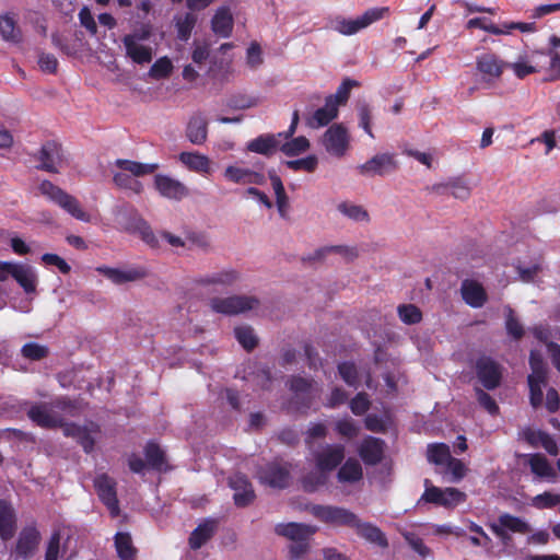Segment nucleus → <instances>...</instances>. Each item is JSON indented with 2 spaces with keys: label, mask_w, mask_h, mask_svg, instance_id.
I'll list each match as a JSON object with an SVG mask.
<instances>
[{
  "label": "nucleus",
  "mask_w": 560,
  "mask_h": 560,
  "mask_svg": "<svg viewBox=\"0 0 560 560\" xmlns=\"http://www.w3.org/2000/svg\"><path fill=\"white\" fill-rule=\"evenodd\" d=\"M312 386L313 381L302 376H292L290 380V390L295 394L298 399H301V406L305 409H308L312 405Z\"/></svg>",
  "instance_id": "72a5a7b5"
},
{
  "label": "nucleus",
  "mask_w": 560,
  "mask_h": 560,
  "mask_svg": "<svg viewBox=\"0 0 560 560\" xmlns=\"http://www.w3.org/2000/svg\"><path fill=\"white\" fill-rule=\"evenodd\" d=\"M317 165L318 159L314 154L298 160L285 161V166L294 172L304 171L307 173H313L317 168Z\"/></svg>",
  "instance_id": "864d4df0"
},
{
  "label": "nucleus",
  "mask_w": 560,
  "mask_h": 560,
  "mask_svg": "<svg viewBox=\"0 0 560 560\" xmlns=\"http://www.w3.org/2000/svg\"><path fill=\"white\" fill-rule=\"evenodd\" d=\"M186 137L192 144H203L208 137V121L201 114H196L190 117L187 128Z\"/></svg>",
  "instance_id": "7c9ffc66"
},
{
  "label": "nucleus",
  "mask_w": 560,
  "mask_h": 560,
  "mask_svg": "<svg viewBox=\"0 0 560 560\" xmlns=\"http://www.w3.org/2000/svg\"><path fill=\"white\" fill-rule=\"evenodd\" d=\"M338 210L346 217L354 221H365L370 220L368 211L358 205H353L350 202H341L338 205Z\"/></svg>",
  "instance_id": "5fc2aeb1"
},
{
  "label": "nucleus",
  "mask_w": 560,
  "mask_h": 560,
  "mask_svg": "<svg viewBox=\"0 0 560 560\" xmlns=\"http://www.w3.org/2000/svg\"><path fill=\"white\" fill-rule=\"evenodd\" d=\"M21 354L31 361H39L48 357L49 349L36 342H27L22 347Z\"/></svg>",
  "instance_id": "6e6d98bb"
},
{
  "label": "nucleus",
  "mask_w": 560,
  "mask_h": 560,
  "mask_svg": "<svg viewBox=\"0 0 560 560\" xmlns=\"http://www.w3.org/2000/svg\"><path fill=\"white\" fill-rule=\"evenodd\" d=\"M400 320L406 325H415L421 322L422 313L415 304H401L397 307Z\"/></svg>",
  "instance_id": "603ef678"
},
{
  "label": "nucleus",
  "mask_w": 560,
  "mask_h": 560,
  "mask_svg": "<svg viewBox=\"0 0 560 560\" xmlns=\"http://www.w3.org/2000/svg\"><path fill=\"white\" fill-rule=\"evenodd\" d=\"M310 512L318 521L334 527L352 528L358 517L350 510L336 505L314 504L311 506Z\"/></svg>",
  "instance_id": "7ed1b4c3"
},
{
  "label": "nucleus",
  "mask_w": 560,
  "mask_h": 560,
  "mask_svg": "<svg viewBox=\"0 0 560 560\" xmlns=\"http://www.w3.org/2000/svg\"><path fill=\"white\" fill-rule=\"evenodd\" d=\"M352 529L355 530L359 537L373 545L381 548L388 547V540L383 530L372 523L361 521L359 516L357 517V522H354Z\"/></svg>",
  "instance_id": "b1692460"
},
{
  "label": "nucleus",
  "mask_w": 560,
  "mask_h": 560,
  "mask_svg": "<svg viewBox=\"0 0 560 560\" xmlns=\"http://www.w3.org/2000/svg\"><path fill=\"white\" fill-rule=\"evenodd\" d=\"M476 375L482 386L493 390L500 386L502 380L501 366L489 357H480L475 364Z\"/></svg>",
  "instance_id": "9b49d317"
},
{
  "label": "nucleus",
  "mask_w": 560,
  "mask_h": 560,
  "mask_svg": "<svg viewBox=\"0 0 560 560\" xmlns=\"http://www.w3.org/2000/svg\"><path fill=\"white\" fill-rule=\"evenodd\" d=\"M259 100L257 97L238 93L230 96L226 105L232 109H248L257 106Z\"/></svg>",
  "instance_id": "4d7b16f0"
},
{
  "label": "nucleus",
  "mask_w": 560,
  "mask_h": 560,
  "mask_svg": "<svg viewBox=\"0 0 560 560\" xmlns=\"http://www.w3.org/2000/svg\"><path fill=\"white\" fill-rule=\"evenodd\" d=\"M260 479L271 488L284 489L290 483V471L284 465L271 463L261 471Z\"/></svg>",
  "instance_id": "412c9836"
},
{
  "label": "nucleus",
  "mask_w": 560,
  "mask_h": 560,
  "mask_svg": "<svg viewBox=\"0 0 560 560\" xmlns=\"http://www.w3.org/2000/svg\"><path fill=\"white\" fill-rule=\"evenodd\" d=\"M360 174L364 176H384L398 168L394 154H376L364 164L358 166Z\"/></svg>",
  "instance_id": "ddd939ff"
},
{
  "label": "nucleus",
  "mask_w": 560,
  "mask_h": 560,
  "mask_svg": "<svg viewBox=\"0 0 560 560\" xmlns=\"http://www.w3.org/2000/svg\"><path fill=\"white\" fill-rule=\"evenodd\" d=\"M338 116V102L332 97H326L325 105L317 108L312 115L305 117L306 125L312 129L327 126Z\"/></svg>",
  "instance_id": "a211bd4d"
},
{
  "label": "nucleus",
  "mask_w": 560,
  "mask_h": 560,
  "mask_svg": "<svg viewBox=\"0 0 560 560\" xmlns=\"http://www.w3.org/2000/svg\"><path fill=\"white\" fill-rule=\"evenodd\" d=\"M42 195H44L47 199L58 205L61 209H63L67 213H69L74 219L82 222H90L91 215L84 211L79 202V200L68 194L66 190L61 189L54 183L48 179L43 180L38 187Z\"/></svg>",
  "instance_id": "f03ea898"
},
{
  "label": "nucleus",
  "mask_w": 560,
  "mask_h": 560,
  "mask_svg": "<svg viewBox=\"0 0 560 560\" xmlns=\"http://www.w3.org/2000/svg\"><path fill=\"white\" fill-rule=\"evenodd\" d=\"M528 465L534 475L539 478H555L556 471L548 459L539 453L528 455Z\"/></svg>",
  "instance_id": "4c0bfd02"
},
{
  "label": "nucleus",
  "mask_w": 560,
  "mask_h": 560,
  "mask_svg": "<svg viewBox=\"0 0 560 560\" xmlns=\"http://www.w3.org/2000/svg\"><path fill=\"white\" fill-rule=\"evenodd\" d=\"M345 459V446L328 444L322 451L314 453L315 467L330 474Z\"/></svg>",
  "instance_id": "4468645a"
},
{
  "label": "nucleus",
  "mask_w": 560,
  "mask_h": 560,
  "mask_svg": "<svg viewBox=\"0 0 560 560\" xmlns=\"http://www.w3.org/2000/svg\"><path fill=\"white\" fill-rule=\"evenodd\" d=\"M233 16L228 7H221L214 13L211 20L212 32L223 38L231 36L233 31Z\"/></svg>",
  "instance_id": "2f4dec72"
},
{
  "label": "nucleus",
  "mask_w": 560,
  "mask_h": 560,
  "mask_svg": "<svg viewBox=\"0 0 560 560\" xmlns=\"http://www.w3.org/2000/svg\"><path fill=\"white\" fill-rule=\"evenodd\" d=\"M338 372L340 377L345 381V383L353 388H358L360 386V377L359 372L353 362H341L338 364Z\"/></svg>",
  "instance_id": "3c124183"
},
{
  "label": "nucleus",
  "mask_w": 560,
  "mask_h": 560,
  "mask_svg": "<svg viewBox=\"0 0 560 560\" xmlns=\"http://www.w3.org/2000/svg\"><path fill=\"white\" fill-rule=\"evenodd\" d=\"M466 499V493L456 488L441 489L435 486L427 487L421 495L422 501L444 506L446 509L455 508L458 504L464 503Z\"/></svg>",
  "instance_id": "9d476101"
},
{
  "label": "nucleus",
  "mask_w": 560,
  "mask_h": 560,
  "mask_svg": "<svg viewBox=\"0 0 560 560\" xmlns=\"http://www.w3.org/2000/svg\"><path fill=\"white\" fill-rule=\"evenodd\" d=\"M300 113L295 109L288 130L278 133H261L246 143V150L253 153L270 158L280 151V143L291 138L298 128Z\"/></svg>",
  "instance_id": "f257e3e1"
},
{
  "label": "nucleus",
  "mask_w": 560,
  "mask_h": 560,
  "mask_svg": "<svg viewBox=\"0 0 560 560\" xmlns=\"http://www.w3.org/2000/svg\"><path fill=\"white\" fill-rule=\"evenodd\" d=\"M11 277L19 283L25 293L31 294L36 291L37 276L31 266L14 262Z\"/></svg>",
  "instance_id": "c85d7f7f"
},
{
  "label": "nucleus",
  "mask_w": 560,
  "mask_h": 560,
  "mask_svg": "<svg viewBox=\"0 0 560 560\" xmlns=\"http://www.w3.org/2000/svg\"><path fill=\"white\" fill-rule=\"evenodd\" d=\"M323 143L327 152L336 156H342L349 144L347 129L342 125H332L324 133Z\"/></svg>",
  "instance_id": "2eb2a0df"
},
{
  "label": "nucleus",
  "mask_w": 560,
  "mask_h": 560,
  "mask_svg": "<svg viewBox=\"0 0 560 560\" xmlns=\"http://www.w3.org/2000/svg\"><path fill=\"white\" fill-rule=\"evenodd\" d=\"M384 452L385 442L374 436H366L359 447V455L365 465H377L381 463Z\"/></svg>",
  "instance_id": "aec40b11"
},
{
  "label": "nucleus",
  "mask_w": 560,
  "mask_h": 560,
  "mask_svg": "<svg viewBox=\"0 0 560 560\" xmlns=\"http://www.w3.org/2000/svg\"><path fill=\"white\" fill-rule=\"evenodd\" d=\"M114 183L125 189H130L137 194L141 192L142 185L139 180L132 178L130 175L125 172L116 173L113 177Z\"/></svg>",
  "instance_id": "e2e57ef3"
},
{
  "label": "nucleus",
  "mask_w": 560,
  "mask_h": 560,
  "mask_svg": "<svg viewBox=\"0 0 560 560\" xmlns=\"http://www.w3.org/2000/svg\"><path fill=\"white\" fill-rule=\"evenodd\" d=\"M370 406L371 401L364 392L358 393L349 402V407L355 416L364 415L370 409Z\"/></svg>",
  "instance_id": "0e129e2a"
},
{
  "label": "nucleus",
  "mask_w": 560,
  "mask_h": 560,
  "mask_svg": "<svg viewBox=\"0 0 560 560\" xmlns=\"http://www.w3.org/2000/svg\"><path fill=\"white\" fill-rule=\"evenodd\" d=\"M94 488L101 502L107 508L112 517H117L120 513L119 501L117 498V482L107 474H100L94 478Z\"/></svg>",
  "instance_id": "0eeeda50"
},
{
  "label": "nucleus",
  "mask_w": 560,
  "mask_h": 560,
  "mask_svg": "<svg viewBox=\"0 0 560 560\" xmlns=\"http://www.w3.org/2000/svg\"><path fill=\"white\" fill-rule=\"evenodd\" d=\"M241 278L235 269H224L211 275L201 276L196 279V283L202 287H220L222 289L233 287Z\"/></svg>",
  "instance_id": "4be33fe9"
},
{
  "label": "nucleus",
  "mask_w": 560,
  "mask_h": 560,
  "mask_svg": "<svg viewBox=\"0 0 560 560\" xmlns=\"http://www.w3.org/2000/svg\"><path fill=\"white\" fill-rule=\"evenodd\" d=\"M329 479V474L325 470L316 468L301 478V485L305 492L313 493L320 487H324Z\"/></svg>",
  "instance_id": "e433bc0d"
},
{
  "label": "nucleus",
  "mask_w": 560,
  "mask_h": 560,
  "mask_svg": "<svg viewBox=\"0 0 560 560\" xmlns=\"http://www.w3.org/2000/svg\"><path fill=\"white\" fill-rule=\"evenodd\" d=\"M196 23L197 16L192 12H187L183 16L176 18L175 26L177 31V38L182 42H187L190 38Z\"/></svg>",
  "instance_id": "a18cd8bd"
},
{
  "label": "nucleus",
  "mask_w": 560,
  "mask_h": 560,
  "mask_svg": "<svg viewBox=\"0 0 560 560\" xmlns=\"http://www.w3.org/2000/svg\"><path fill=\"white\" fill-rule=\"evenodd\" d=\"M505 329L508 335L514 340L518 341L523 338L525 330L522 323L515 316V312L512 307H505Z\"/></svg>",
  "instance_id": "8fccbe9b"
},
{
  "label": "nucleus",
  "mask_w": 560,
  "mask_h": 560,
  "mask_svg": "<svg viewBox=\"0 0 560 560\" xmlns=\"http://www.w3.org/2000/svg\"><path fill=\"white\" fill-rule=\"evenodd\" d=\"M460 294L464 302L472 308H480L488 301L483 285L472 279H465L462 282Z\"/></svg>",
  "instance_id": "6ab92c4d"
},
{
  "label": "nucleus",
  "mask_w": 560,
  "mask_h": 560,
  "mask_svg": "<svg viewBox=\"0 0 560 560\" xmlns=\"http://www.w3.org/2000/svg\"><path fill=\"white\" fill-rule=\"evenodd\" d=\"M27 417L38 427L45 429H55L63 425V419L42 404L32 406L27 411Z\"/></svg>",
  "instance_id": "5701e85b"
},
{
  "label": "nucleus",
  "mask_w": 560,
  "mask_h": 560,
  "mask_svg": "<svg viewBox=\"0 0 560 560\" xmlns=\"http://www.w3.org/2000/svg\"><path fill=\"white\" fill-rule=\"evenodd\" d=\"M33 158L39 162L37 170L57 174L63 162L62 147L56 141H46Z\"/></svg>",
  "instance_id": "6e6552de"
},
{
  "label": "nucleus",
  "mask_w": 560,
  "mask_h": 560,
  "mask_svg": "<svg viewBox=\"0 0 560 560\" xmlns=\"http://www.w3.org/2000/svg\"><path fill=\"white\" fill-rule=\"evenodd\" d=\"M95 271L104 276L116 285L128 282H136L148 277V269L143 266H126L125 268H113L108 266H98Z\"/></svg>",
  "instance_id": "1a4fd4ad"
},
{
  "label": "nucleus",
  "mask_w": 560,
  "mask_h": 560,
  "mask_svg": "<svg viewBox=\"0 0 560 560\" xmlns=\"http://www.w3.org/2000/svg\"><path fill=\"white\" fill-rule=\"evenodd\" d=\"M388 11V8H372L354 20L337 18L335 20V30L342 35H353L383 19Z\"/></svg>",
  "instance_id": "423d86ee"
},
{
  "label": "nucleus",
  "mask_w": 560,
  "mask_h": 560,
  "mask_svg": "<svg viewBox=\"0 0 560 560\" xmlns=\"http://www.w3.org/2000/svg\"><path fill=\"white\" fill-rule=\"evenodd\" d=\"M467 30L480 28L493 35L506 34V31L489 22L486 18H474L466 23Z\"/></svg>",
  "instance_id": "bf43d9fd"
},
{
  "label": "nucleus",
  "mask_w": 560,
  "mask_h": 560,
  "mask_svg": "<svg viewBox=\"0 0 560 560\" xmlns=\"http://www.w3.org/2000/svg\"><path fill=\"white\" fill-rule=\"evenodd\" d=\"M363 471L360 463L354 458H348L339 468L337 477L340 482H357L362 479Z\"/></svg>",
  "instance_id": "58836bf2"
},
{
  "label": "nucleus",
  "mask_w": 560,
  "mask_h": 560,
  "mask_svg": "<svg viewBox=\"0 0 560 560\" xmlns=\"http://www.w3.org/2000/svg\"><path fill=\"white\" fill-rule=\"evenodd\" d=\"M121 40L125 46L126 56L135 63L144 65L151 62L153 54L150 46L135 42L130 36H124Z\"/></svg>",
  "instance_id": "c756f323"
},
{
  "label": "nucleus",
  "mask_w": 560,
  "mask_h": 560,
  "mask_svg": "<svg viewBox=\"0 0 560 560\" xmlns=\"http://www.w3.org/2000/svg\"><path fill=\"white\" fill-rule=\"evenodd\" d=\"M16 532V515L11 503L0 499V538L10 540Z\"/></svg>",
  "instance_id": "a878e982"
},
{
  "label": "nucleus",
  "mask_w": 560,
  "mask_h": 560,
  "mask_svg": "<svg viewBox=\"0 0 560 560\" xmlns=\"http://www.w3.org/2000/svg\"><path fill=\"white\" fill-rule=\"evenodd\" d=\"M335 430L338 434L348 439H352L359 433V428L355 425L352 419H341L337 421Z\"/></svg>",
  "instance_id": "774afa93"
},
{
  "label": "nucleus",
  "mask_w": 560,
  "mask_h": 560,
  "mask_svg": "<svg viewBox=\"0 0 560 560\" xmlns=\"http://www.w3.org/2000/svg\"><path fill=\"white\" fill-rule=\"evenodd\" d=\"M448 186L451 188V195L460 200H466L470 197V187L463 177H455L448 179Z\"/></svg>",
  "instance_id": "680f3d73"
},
{
  "label": "nucleus",
  "mask_w": 560,
  "mask_h": 560,
  "mask_svg": "<svg viewBox=\"0 0 560 560\" xmlns=\"http://www.w3.org/2000/svg\"><path fill=\"white\" fill-rule=\"evenodd\" d=\"M310 147L311 144L306 137L300 136L293 138L292 136L288 140H284V142L281 141L280 151L287 156H298L306 152Z\"/></svg>",
  "instance_id": "79ce46f5"
},
{
  "label": "nucleus",
  "mask_w": 560,
  "mask_h": 560,
  "mask_svg": "<svg viewBox=\"0 0 560 560\" xmlns=\"http://www.w3.org/2000/svg\"><path fill=\"white\" fill-rule=\"evenodd\" d=\"M359 82L352 79H345L342 83L337 89L336 94L329 95L328 97H332L335 102H338V106L345 104L350 95L351 89L358 86Z\"/></svg>",
  "instance_id": "338daca9"
},
{
  "label": "nucleus",
  "mask_w": 560,
  "mask_h": 560,
  "mask_svg": "<svg viewBox=\"0 0 560 560\" xmlns=\"http://www.w3.org/2000/svg\"><path fill=\"white\" fill-rule=\"evenodd\" d=\"M0 35L4 40L13 43H19L22 37L15 21L9 15L0 16Z\"/></svg>",
  "instance_id": "09e8293b"
},
{
  "label": "nucleus",
  "mask_w": 560,
  "mask_h": 560,
  "mask_svg": "<svg viewBox=\"0 0 560 560\" xmlns=\"http://www.w3.org/2000/svg\"><path fill=\"white\" fill-rule=\"evenodd\" d=\"M117 556L120 560H136L137 548L132 544L129 533H117L114 537Z\"/></svg>",
  "instance_id": "f704fd0d"
},
{
  "label": "nucleus",
  "mask_w": 560,
  "mask_h": 560,
  "mask_svg": "<svg viewBox=\"0 0 560 560\" xmlns=\"http://www.w3.org/2000/svg\"><path fill=\"white\" fill-rule=\"evenodd\" d=\"M100 432L101 427L98 423L90 421L88 424H84V428L78 436L77 442L81 445L86 454H90L94 451L95 439L93 438V434H97Z\"/></svg>",
  "instance_id": "c03bdc74"
},
{
  "label": "nucleus",
  "mask_w": 560,
  "mask_h": 560,
  "mask_svg": "<svg viewBox=\"0 0 560 560\" xmlns=\"http://www.w3.org/2000/svg\"><path fill=\"white\" fill-rule=\"evenodd\" d=\"M115 165L124 172L131 173V175H133L136 177L152 174L159 167L158 164L140 163L137 161H131V160H126V159L116 160Z\"/></svg>",
  "instance_id": "c9c22d12"
},
{
  "label": "nucleus",
  "mask_w": 560,
  "mask_h": 560,
  "mask_svg": "<svg viewBox=\"0 0 560 560\" xmlns=\"http://www.w3.org/2000/svg\"><path fill=\"white\" fill-rule=\"evenodd\" d=\"M40 541V533L36 526L24 527L19 535L14 553L18 558L30 559L33 557Z\"/></svg>",
  "instance_id": "f3484780"
},
{
  "label": "nucleus",
  "mask_w": 560,
  "mask_h": 560,
  "mask_svg": "<svg viewBox=\"0 0 560 560\" xmlns=\"http://www.w3.org/2000/svg\"><path fill=\"white\" fill-rule=\"evenodd\" d=\"M229 487L234 491L233 501L237 508H246L256 499L255 490L246 475L236 472L229 477Z\"/></svg>",
  "instance_id": "f8f14e48"
},
{
  "label": "nucleus",
  "mask_w": 560,
  "mask_h": 560,
  "mask_svg": "<svg viewBox=\"0 0 560 560\" xmlns=\"http://www.w3.org/2000/svg\"><path fill=\"white\" fill-rule=\"evenodd\" d=\"M173 71L172 61L167 57L159 58L150 68L151 78L160 80L167 78Z\"/></svg>",
  "instance_id": "13d9d810"
},
{
  "label": "nucleus",
  "mask_w": 560,
  "mask_h": 560,
  "mask_svg": "<svg viewBox=\"0 0 560 560\" xmlns=\"http://www.w3.org/2000/svg\"><path fill=\"white\" fill-rule=\"evenodd\" d=\"M178 159L189 171L201 174H209L211 171L209 158L198 152H182Z\"/></svg>",
  "instance_id": "473e14b6"
},
{
  "label": "nucleus",
  "mask_w": 560,
  "mask_h": 560,
  "mask_svg": "<svg viewBox=\"0 0 560 560\" xmlns=\"http://www.w3.org/2000/svg\"><path fill=\"white\" fill-rule=\"evenodd\" d=\"M234 336L246 351L254 350L258 345V338L256 337L254 329L248 325L235 327Z\"/></svg>",
  "instance_id": "49530a36"
},
{
  "label": "nucleus",
  "mask_w": 560,
  "mask_h": 560,
  "mask_svg": "<svg viewBox=\"0 0 560 560\" xmlns=\"http://www.w3.org/2000/svg\"><path fill=\"white\" fill-rule=\"evenodd\" d=\"M560 503V494L545 491L532 499V505L536 509H552Z\"/></svg>",
  "instance_id": "052dcab7"
},
{
  "label": "nucleus",
  "mask_w": 560,
  "mask_h": 560,
  "mask_svg": "<svg viewBox=\"0 0 560 560\" xmlns=\"http://www.w3.org/2000/svg\"><path fill=\"white\" fill-rule=\"evenodd\" d=\"M316 530L317 528L315 526L293 522L287 524H278L275 528L277 535L287 537L293 541L308 540L316 533Z\"/></svg>",
  "instance_id": "393cba45"
},
{
  "label": "nucleus",
  "mask_w": 560,
  "mask_h": 560,
  "mask_svg": "<svg viewBox=\"0 0 560 560\" xmlns=\"http://www.w3.org/2000/svg\"><path fill=\"white\" fill-rule=\"evenodd\" d=\"M508 67V62L491 51L482 52L476 57V70L481 77V83L487 88L494 85Z\"/></svg>",
  "instance_id": "39448f33"
},
{
  "label": "nucleus",
  "mask_w": 560,
  "mask_h": 560,
  "mask_svg": "<svg viewBox=\"0 0 560 560\" xmlns=\"http://www.w3.org/2000/svg\"><path fill=\"white\" fill-rule=\"evenodd\" d=\"M144 456L148 465L154 470H163L166 459L165 453L161 450L155 442H148L144 447Z\"/></svg>",
  "instance_id": "37998d69"
},
{
  "label": "nucleus",
  "mask_w": 560,
  "mask_h": 560,
  "mask_svg": "<svg viewBox=\"0 0 560 560\" xmlns=\"http://www.w3.org/2000/svg\"><path fill=\"white\" fill-rule=\"evenodd\" d=\"M476 397L479 405L487 410L490 415L495 416L499 413V406L497 401L483 389L476 387L475 388Z\"/></svg>",
  "instance_id": "69168bd1"
},
{
  "label": "nucleus",
  "mask_w": 560,
  "mask_h": 560,
  "mask_svg": "<svg viewBox=\"0 0 560 560\" xmlns=\"http://www.w3.org/2000/svg\"><path fill=\"white\" fill-rule=\"evenodd\" d=\"M329 253H337L342 255L343 257L348 258L349 260H352L358 256V252L354 247H349L345 245H334V246H325L320 247L315 250L313 255H310L307 258H304V260L314 261V260H322L326 257Z\"/></svg>",
  "instance_id": "ea45409f"
},
{
  "label": "nucleus",
  "mask_w": 560,
  "mask_h": 560,
  "mask_svg": "<svg viewBox=\"0 0 560 560\" xmlns=\"http://www.w3.org/2000/svg\"><path fill=\"white\" fill-rule=\"evenodd\" d=\"M224 176L236 184L264 185L266 182L265 175L259 172L232 165L225 168Z\"/></svg>",
  "instance_id": "bb28decb"
},
{
  "label": "nucleus",
  "mask_w": 560,
  "mask_h": 560,
  "mask_svg": "<svg viewBox=\"0 0 560 560\" xmlns=\"http://www.w3.org/2000/svg\"><path fill=\"white\" fill-rule=\"evenodd\" d=\"M218 522L207 518L200 523L190 534L188 544L192 550L200 549L215 534Z\"/></svg>",
  "instance_id": "cd10ccee"
},
{
  "label": "nucleus",
  "mask_w": 560,
  "mask_h": 560,
  "mask_svg": "<svg viewBox=\"0 0 560 560\" xmlns=\"http://www.w3.org/2000/svg\"><path fill=\"white\" fill-rule=\"evenodd\" d=\"M209 305L214 313L233 316L254 310L259 305V300L252 295H231L212 298Z\"/></svg>",
  "instance_id": "20e7f679"
},
{
  "label": "nucleus",
  "mask_w": 560,
  "mask_h": 560,
  "mask_svg": "<svg viewBox=\"0 0 560 560\" xmlns=\"http://www.w3.org/2000/svg\"><path fill=\"white\" fill-rule=\"evenodd\" d=\"M427 457L430 463L435 465L446 464L451 456V451L445 443H434L428 446Z\"/></svg>",
  "instance_id": "de8ad7c7"
},
{
  "label": "nucleus",
  "mask_w": 560,
  "mask_h": 560,
  "mask_svg": "<svg viewBox=\"0 0 560 560\" xmlns=\"http://www.w3.org/2000/svg\"><path fill=\"white\" fill-rule=\"evenodd\" d=\"M154 187L167 199L182 200L189 195L188 188L182 182L163 174L154 176Z\"/></svg>",
  "instance_id": "dca6fc26"
},
{
  "label": "nucleus",
  "mask_w": 560,
  "mask_h": 560,
  "mask_svg": "<svg viewBox=\"0 0 560 560\" xmlns=\"http://www.w3.org/2000/svg\"><path fill=\"white\" fill-rule=\"evenodd\" d=\"M497 524L505 528V530L516 534H527L530 532V526L527 522L510 513L501 514L498 517Z\"/></svg>",
  "instance_id": "a19ab883"
}]
</instances>
